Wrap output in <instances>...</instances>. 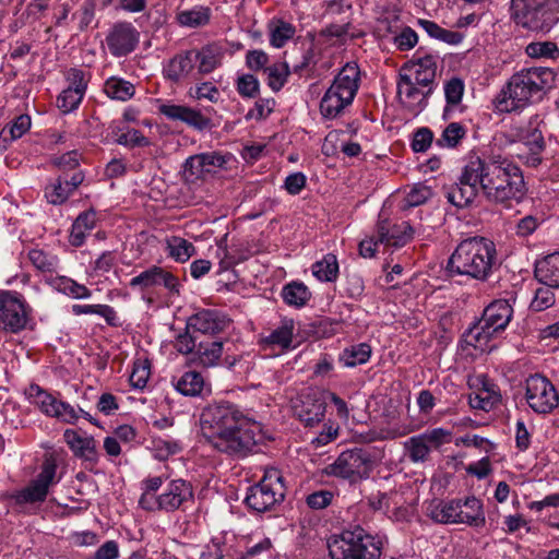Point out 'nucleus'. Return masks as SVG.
I'll return each instance as SVG.
<instances>
[{"label":"nucleus","mask_w":559,"mask_h":559,"mask_svg":"<svg viewBox=\"0 0 559 559\" xmlns=\"http://www.w3.org/2000/svg\"><path fill=\"white\" fill-rule=\"evenodd\" d=\"M294 333V321L285 319L281 325L274 329L267 336L262 338L265 346H277L281 349H288L292 347Z\"/></svg>","instance_id":"nucleus-31"},{"label":"nucleus","mask_w":559,"mask_h":559,"mask_svg":"<svg viewBox=\"0 0 559 559\" xmlns=\"http://www.w3.org/2000/svg\"><path fill=\"white\" fill-rule=\"evenodd\" d=\"M433 133L428 128H419L413 135L412 148L414 152H426L432 144Z\"/></svg>","instance_id":"nucleus-60"},{"label":"nucleus","mask_w":559,"mask_h":559,"mask_svg":"<svg viewBox=\"0 0 559 559\" xmlns=\"http://www.w3.org/2000/svg\"><path fill=\"white\" fill-rule=\"evenodd\" d=\"M535 277L543 284L559 287V252L549 254L535 265Z\"/></svg>","instance_id":"nucleus-28"},{"label":"nucleus","mask_w":559,"mask_h":559,"mask_svg":"<svg viewBox=\"0 0 559 559\" xmlns=\"http://www.w3.org/2000/svg\"><path fill=\"white\" fill-rule=\"evenodd\" d=\"M169 254L180 262L187 261L195 251L194 246L180 237H173L168 240Z\"/></svg>","instance_id":"nucleus-47"},{"label":"nucleus","mask_w":559,"mask_h":559,"mask_svg":"<svg viewBox=\"0 0 559 559\" xmlns=\"http://www.w3.org/2000/svg\"><path fill=\"white\" fill-rule=\"evenodd\" d=\"M270 44L275 48H282L293 36L296 28L283 20H273L269 23Z\"/></svg>","instance_id":"nucleus-35"},{"label":"nucleus","mask_w":559,"mask_h":559,"mask_svg":"<svg viewBox=\"0 0 559 559\" xmlns=\"http://www.w3.org/2000/svg\"><path fill=\"white\" fill-rule=\"evenodd\" d=\"M180 25L188 27H200L209 23L210 9L204 7L181 11L177 14Z\"/></svg>","instance_id":"nucleus-40"},{"label":"nucleus","mask_w":559,"mask_h":559,"mask_svg":"<svg viewBox=\"0 0 559 559\" xmlns=\"http://www.w3.org/2000/svg\"><path fill=\"white\" fill-rule=\"evenodd\" d=\"M139 41V33L131 23L120 22L112 26L106 37L110 53L115 57L127 56L134 50Z\"/></svg>","instance_id":"nucleus-18"},{"label":"nucleus","mask_w":559,"mask_h":559,"mask_svg":"<svg viewBox=\"0 0 559 559\" xmlns=\"http://www.w3.org/2000/svg\"><path fill=\"white\" fill-rule=\"evenodd\" d=\"M465 128L459 122H451L437 139L438 146L455 147L465 136Z\"/></svg>","instance_id":"nucleus-45"},{"label":"nucleus","mask_w":559,"mask_h":559,"mask_svg":"<svg viewBox=\"0 0 559 559\" xmlns=\"http://www.w3.org/2000/svg\"><path fill=\"white\" fill-rule=\"evenodd\" d=\"M150 374V365L146 360L135 362L130 374L131 385L136 389H143L147 383Z\"/></svg>","instance_id":"nucleus-59"},{"label":"nucleus","mask_w":559,"mask_h":559,"mask_svg":"<svg viewBox=\"0 0 559 559\" xmlns=\"http://www.w3.org/2000/svg\"><path fill=\"white\" fill-rule=\"evenodd\" d=\"M28 258L32 264L43 272H53L57 267L56 257L48 255L43 250H31Z\"/></svg>","instance_id":"nucleus-56"},{"label":"nucleus","mask_w":559,"mask_h":559,"mask_svg":"<svg viewBox=\"0 0 559 559\" xmlns=\"http://www.w3.org/2000/svg\"><path fill=\"white\" fill-rule=\"evenodd\" d=\"M28 312L22 296L15 292H0V330L17 333L27 323Z\"/></svg>","instance_id":"nucleus-16"},{"label":"nucleus","mask_w":559,"mask_h":559,"mask_svg":"<svg viewBox=\"0 0 559 559\" xmlns=\"http://www.w3.org/2000/svg\"><path fill=\"white\" fill-rule=\"evenodd\" d=\"M558 48L551 41L531 43L526 47V53L532 58L552 57Z\"/></svg>","instance_id":"nucleus-64"},{"label":"nucleus","mask_w":559,"mask_h":559,"mask_svg":"<svg viewBox=\"0 0 559 559\" xmlns=\"http://www.w3.org/2000/svg\"><path fill=\"white\" fill-rule=\"evenodd\" d=\"M72 311L75 314H98L109 325H116V311L107 305H74Z\"/></svg>","instance_id":"nucleus-43"},{"label":"nucleus","mask_w":559,"mask_h":559,"mask_svg":"<svg viewBox=\"0 0 559 559\" xmlns=\"http://www.w3.org/2000/svg\"><path fill=\"white\" fill-rule=\"evenodd\" d=\"M261 440L259 426L254 421L248 420L246 424L226 432L212 447L219 452L242 459L258 452Z\"/></svg>","instance_id":"nucleus-11"},{"label":"nucleus","mask_w":559,"mask_h":559,"mask_svg":"<svg viewBox=\"0 0 559 559\" xmlns=\"http://www.w3.org/2000/svg\"><path fill=\"white\" fill-rule=\"evenodd\" d=\"M223 55L222 47L216 44H210L201 50H195V62L199 61V73L207 74L214 71L221 66Z\"/></svg>","instance_id":"nucleus-29"},{"label":"nucleus","mask_w":559,"mask_h":559,"mask_svg":"<svg viewBox=\"0 0 559 559\" xmlns=\"http://www.w3.org/2000/svg\"><path fill=\"white\" fill-rule=\"evenodd\" d=\"M497 265L495 243L484 237H469L462 240L448 261L447 270L451 274L466 275L486 281Z\"/></svg>","instance_id":"nucleus-2"},{"label":"nucleus","mask_w":559,"mask_h":559,"mask_svg":"<svg viewBox=\"0 0 559 559\" xmlns=\"http://www.w3.org/2000/svg\"><path fill=\"white\" fill-rule=\"evenodd\" d=\"M513 314L511 305L506 299L489 304L481 318L467 331L466 343L475 348L483 347L498 332L503 331Z\"/></svg>","instance_id":"nucleus-8"},{"label":"nucleus","mask_w":559,"mask_h":559,"mask_svg":"<svg viewBox=\"0 0 559 559\" xmlns=\"http://www.w3.org/2000/svg\"><path fill=\"white\" fill-rule=\"evenodd\" d=\"M433 195L431 187L426 183L419 182L414 185L411 191L406 194L404 201L406 206L414 207L424 204Z\"/></svg>","instance_id":"nucleus-49"},{"label":"nucleus","mask_w":559,"mask_h":559,"mask_svg":"<svg viewBox=\"0 0 559 559\" xmlns=\"http://www.w3.org/2000/svg\"><path fill=\"white\" fill-rule=\"evenodd\" d=\"M72 193L71 189H69L61 177L57 179V181L46 188L45 197L48 202L51 204H61L69 195Z\"/></svg>","instance_id":"nucleus-54"},{"label":"nucleus","mask_w":559,"mask_h":559,"mask_svg":"<svg viewBox=\"0 0 559 559\" xmlns=\"http://www.w3.org/2000/svg\"><path fill=\"white\" fill-rule=\"evenodd\" d=\"M206 174L201 155L197 154L186 159L183 164V178L186 181H194Z\"/></svg>","instance_id":"nucleus-55"},{"label":"nucleus","mask_w":559,"mask_h":559,"mask_svg":"<svg viewBox=\"0 0 559 559\" xmlns=\"http://www.w3.org/2000/svg\"><path fill=\"white\" fill-rule=\"evenodd\" d=\"M200 155L206 173H211L214 168H224L230 159V155H223L219 152H207Z\"/></svg>","instance_id":"nucleus-63"},{"label":"nucleus","mask_w":559,"mask_h":559,"mask_svg":"<svg viewBox=\"0 0 559 559\" xmlns=\"http://www.w3.org/2000/svg\"><path fill=\"white\" fill-rule=\"evenodd\" d=\"M480 191L485 199L495 204L511 207L526 194V185L520 167L506 158L489 160L479 157Z\"/></svg>","instance_id":"nucleus-1"},{"label":"nucleus","mask_w":559,"mask_h":559,"mask_svg":"<svg viewBox=\"0 0 559 559\" xmlns=\"http://www.w3.org/2000/svg\"><path fill=\"white\" fill-rule=\"evenodd\" d=\"M104 92L112 99L124 102L134 95V86L128 81L112 76L105 82Z\"/></svg>","instance_id":"nucleus-38"},{"label":"nucleus","mask_w":559,"mask_h":559,"mask_svg":"<svg viewBox=\"0 0 559 559\" xmlns=\"http://www.w3.org/2000/svg\"><path fill=\"white\" fill-rule=\"evenodd\" d=\"M464 84L461 79L453 78L444 86V95L447 103L457 105L463 96Z\"/></svg>","instance_id":"nucleus-61"},{"label":"nucleus","mask_w":559,"mask_h":559,"mask_svg":"<svg viewBox=\"0 0 559 559\" xmlns=\"http://www.w3.org/2000/svg\"><path fill=\"white\" fill-rule=\"evenodd\" d=\"M230 324V319L215 309H203L188 319L187 328L202 334L224 332Z\"/></svg>","instance_id":"nucleus-20"},{"label":"nucleus","mask_w":559,"mask_h":559,"mask_svg":"<svg viewBox=\"0 0 559 559\" xmlns=\"http://www.w3.org/2000/svg\"><path fill=\"white\" fill-rule=\"evenodd\" d=\"M312 274L322 282H334L338 275V262L335 254L328 253L312 265Z\"/></svg>","instance_id":"nucleus-36"},{"label":"nucleus","mask_w":559,"mask_h":559,"mask_svg":"<svg viewBox=\"0 0 559 559\" xmlns=\"http://www.w3.org/2000/svg\"><path fill=\"white\" fill-rule=\"evenodd\" d=\"M31 128V118L27 115H20L15 120L1 132V136L5 141L8 135L10 140H16L21 138Z\"/></svg>","instance_id":"nucleus-52"},{"label":"nucleus","mask_w":559,"mask_h":559,"mask_svg":"<svg viewBox=\"0 0 559 559\" xmlns=\"http://www.w3.org/2000/svg\"><path fill=\"white\" fill-rule=\"evenodd\" d=\"M176 390L186 396L201 395L204 389V379L198 371H187L175 384Z\"/></svg>","instance_id":"nucleus-33"},{"label":"nucleus","mask_w":559,"mask_h":559,"mask_svg":"<svg viewBox=\"0 0 559 559\" xmlns=\"http://www.w3.org/2000/svg\"><path fill=\"white\" fill-rule=\"evenodd\" d=\"M418 25L432 38L439 39L450 45H457L462 41L463 35L459 32L442 28L437 23L429 20H418Z\"/></svg>","instance_id":"nucleus-34"},{"label":"nucleus","mask_w":559,"mask_h":559,"mask_svg":"<svg viewBox=\"0 0 559 559\" xmlns=\"http://www.w3.org/2000/svg\"><path fill=\"white\" fill-rule=\"evenodd\" d=\"M160 497L162 510L173 512L193 498L192 487L182 479L171 480Z\"/></svg>","instance_id":"nucleus-23"},{"label":"nucleus","mask_w":559,"mask_h":559,"mask_svg":"<svg viewBox=\"0 0 559 559\" xmlns=\"http://www.w3.org/2000/svg\"><path fill=\"white\" fill-rule=\"evenodd\" d=\"M554 80V72L548 68L523 69L511 76L507 86L497 96L496 106L506 112L523 108L539 99Z\"/></svg>","instance_id":"nucleus-3"},{"label":"nucleus","mask_w":559,"mask_h":559,"mask_svg":"<svg viewBox=\"0 0 559 559\" xmlns=\"http://www.w3.org/2000/svg\"><path fill=\"white\" fill-rule=\"evenodd\" d=\"M372 468L371 455L367 450L354 448L342 452L325 467L329 476L348 479L350 483L367 478Z\"/></svg>","instance_id":"nucleus-12"},{"label":"nucleus","mask_w":559,"mask_h":559,"mask_svg":"<svg viewBox=\"0 0 559 559\" xmlns=\"http://www.w3.org/2000/svg\"><path fill=\"white\" fill-rule=\"evenodd\" d=\"M381 542L360 526L344 530L329 544L331 559H380Z\"/></svg>","instance_id":"nucleus-6"},{"label":"nucleus","mask_w":559,"mask_h":559,"mask_svg":"<svg viewBox=\"0 0 559 559\" xmlns=\"http://www.w3.org/2000/svg\"><path fill=\"white\" fill-rule=\"evenodd\" d=\"M115 141L127 147H143L150 145V141L141 131L129 127H114L111 131Z\"/></svg>","instance_id":"nucleus-32"},{"label":"nucleus","mask_w":559,"mask_h":559,"mask_svg":"<svg viewBox=\"0 0 559 559\" xmlns=\"http://www.w3.org/2000/svg\"><path fill=\"white\" fill-rule=\"evenodd\" d=\"M79 413H82L91 423L96 424L88 413L83 412V409L76 411L72 405L62 401H59L53 417L67 424H74L79 419Z\"/></svg>","instance_id":"nucleus-53"},{"label":"nucleus","mask_w":559,"mask_h":559,"mask_svg":"<svg viewBox=\"0 0 559 559\" xmlns=\"http://www.w3.org/2000/svg\"><path fill=\"white\" fill-rule=\"evenodd\" d=\"M551 286L540 287L535 292V297L531 302L534 311H543L555 304V294Z\"/></svg>","instance_id":"nucleus-57"},{"label":"nucleus","mask_w":559,"mask_h":559,"mask_svg":"<svg viewBox=\"0 0 559 559\" xmlns=\"http://www.w3.org/2000/svg\"><path fill=\"white\" fill-rule=\"evenodd\" d=\"M520 139L528 147L531 153H542L545 148L544 136L537 127L521 130Z\"/></svg>","instance_id":"nucleus-50"},{"label":"nucleus","mask_w":559,"mask_h":559,"mask_svg":"<svg viewBox=\"0 0 559 559\" xmlns=\"http://www.w3.org/2000/svg\"><path fill=\"white\" fill-rule=\"evenodd\" d=\"M501 401V395L496 384L484 379L481 381V388L469 395V405L475 409H481L485 412L493 408Z\"/></svg>","instance_id":"nucleus-27"},{"label":"nucleus","mask_w":559,"mask_h":559,"mask_svg":"<svg viewBox=\"0 0 559 559\" xmlns=\"http://www.w3.org/2000/svg\"><path fill=\"white\" fill-rule=\"evenodd\" d=\"M259 81L252 74H242L237 80L238 93L248 98H254L259 93Z\"/></svg>","instance_id":"nucleus-58"},{"label":"nucleus","mask_w":559,"mask_h":559,"mask_svg":"<svg viewBox=\"0 0 559 559\" xmlns=\"http://www.w3.org/2000/svg\"><path fill=\"white\" fill-rule=\"evenodd\" d=\"M370 355L371 347L366 343H361L349 348H345L340 356V360L346 367H355L357 365L367 362L370 358Z\"/></svg>","instance_id":"nucleus-39"},{"label":"nucleus","mask_w":559,"mask_h":559,"mask_svg":"<svg viewBox=\"0 0 559 559\" xmlns=\"http://www.w3.org/2000/svg\"><path fill=\"white\" fill-rule=\"evenodd\" d=\"M29 394L32 397H34V403L39 407V409L44 414L53 417L59 403V400L57 397L46 392L38 385H32L29 388Z\"/></svg>","instance_id":"nucleus-41"},{"label":"nucleus","mask_w":559,"mask_h":559,"mask_svg":"<svg viewBox=\"0 0 559 559\" xmlns=\"http://www.w3.org/2000/svg\"><path fill=\"white\" fill-rule=\"evenodd\" d=\"M129 285L131 288L139 289L140 292L164 286L173 294H179L180 288L178 278L169 271L157 265H152L132 277Z\"/></svg>","instance_id":"nucleus-17"},{"label":"nucleus","mask_w":559,"mask_h":559,"mask_svg":"<svg viewBox=\"0 0 559 559\" xmlns=\"http://www.w3.org/2000/svg\"><path fill=\"white\" fill-rule=\"evenodd\" d=\"M525 397L528 406L537 414H549L559 405V393L556 388L540 374L526 379Z\"/></svg>","instance_id":"nucleus-15"},{"label":"nucleus","mask_w":559,"mask_h":559,"mask_svg":"<svg viewBox=\"0 0 559 559\" xmlns=\"http://www.w3.org/2000/svg\"><path fill=\"white\" fill-rule=\"evenodd\" d=\"M437 56L426 53L425 56L416 57L408 63L404 64L402 71L407 69L414 70L413 81L423 87H430L435 82L437 74Z\"/></svg>","instance_id":"nucleus-24"},{"label":"nucleus","mask_w":559,"mask_h":559,"mask_svg":"<svg viewBox=\"0 0 559 559\" xmlns=\"http://www.w3.org/2000/svg\"><path fill=\"white\" fill-rule=\"evenodd\" d=\"M430 515L438 523H464L475 527L485 525L483 504L475 497L441 502L431 509Z\"/></svg>","instance_id":"nucleus-9"},{"label":"nucleus","mask_w":559,"mask_h":559,"mask_svg":"<svg viewBox=\"0 0 559 559\" xmlns=\"http://www.w3.org/2000/svg\"><path fill=\"white\" fill-rule=\"evenodd\" d=\"M286 488L283 476L277 468H267L262 479L249 488L245 499L246 504L259 512L271 510L285 498Z\"/></svg>","instance_id":"nucleus-10"},{"label":"nucleus","mask_w":559,"mask_h":559,"mask_svg":"<svg viewBox=\"0 0 559 559\" xmlns=\"http://www.w3.org/2000/svg\"><path fill=\"white\" fill-rule=\"evenodd\" d=\"M55 476L56 465L49 462L45 463L41 472L25 488L9 495L12 507L17 508L19 511H25L27 506L43 503L55 481Z\"/></svg>","instance_id":"nucleus-13"},{"label":"nucleus","mask_w":559,"mask_h":559,"mask_svg":"<svg viewBox=\"0 0 559 559\" xmlns=\"http://www.w3.org/2000/svg\"><path fill=\"white\" fill-rule=\"evenodd\" d=\"M479 156H472L464 166L459 182L447 189L448 201L456 207L463 209L475 200L478 186L480 187Z\"/></svg>","instance_id":"nucleus-14"},{"label":"nucleus","mask_w":559,"mask_h":559,"mask_svg":"<svg viewBox=\"0 0 559 559\" xmlns=\"http://www.w3.org/2000/svg\"><path fill=\"white\" fill-rule=\"evenodd\" d=\"M267 84L274 92H278L287 81L289 67L286 62L275 63L265 68Z\"/></svg>","instance_id":"nucleus-44"},{"label":"nucleus","mask_w":559,"mask_h":559,"mask_svg":"<svg viewBox=\"0 0 559 559\" xmlns=\"http://www.w3.org/2000/svg\"><path fill=\"white\" fill-rule=\"evenodd\" d=\"M414 229L407 222L390 226L386 221L378 225L380 243L390 247H402L413 238Z\"/></svg>","instance_id":"nucleus-25"},{"label":"nucleus","mask_w":559,"mask_h":559,"mask_svg":"<svg viewBox=\"0 0 559 559\" xmlns=\"http://www.w3.org/2000/svg\"><path fill=\"white\" fill-rule=\"evenodd\" d=\"M57 289L75 299H84L91 296V290L86 286L69 277H60L57 283Z\"/></svg>","instance_id":"nucleus-48"},{"label":"nucleus","mask_w":559,"mask_h":559,"mask_svg":"<svg viewBox=\"0 0 559 559\" xmlns=\"http://www.w3.org/2000/svg\"><path fill=\"white\" fill-rule=\"evenodd\" d=\"M223 346L224 343L221 341H213L207 344L199 343L197 347V354L199 356L200 362L204 367H212L216 365L223 355Z\"/></svg>","instance_id":"nucleus-42"},{"label":"nucleus","mask_w":559,"mask_h":559,"mask_svg":"<svg viewBox=\"0 0 559 559\" xmlns=\"http://www.w3.org/2000/svg\"><path fill=\"white\" fill-rule=\"evenodd\" d=\"M159 112L168 119L183 121L197 130H204L211 127V119L209 117L187 106L164 104L159 107Z\"/></svg>","instance_id":"nucleus-22"},{"label":"nucleus","mask_w":559,"mask_h":559,"mask_svg":"<svg viewBox=\"0 0 559 559\" xmlns=\"http://www.w3.org/2000/svg\"><path fill=\"white\" fill-rule=\"evenodd\" d=\"M250 420L233 403L216 402L205 407L201 414V431L211 443H215L226 432Z\"/></svg>","instance_id":"nucleus-7"},{"label":"nucleus","mask_w":559,"mask_h":559,"mask_svg":"<svg viewBox=\"0 0 559 559\" xmlns=\"http://www.w3.org/2000/svg\"><path fill=\"white\" fill-rule=\"evenodd\" d=\"M325 403L313 395H302L295 402L294 415L306 426L313 427L319 424L325 414Z\"/></svg>","instance_id":"nucleus-21"},{"label":"nucleus","mask_w":559,"mask_h":559,"mask_svg":"<svg viewBox=\"0 0 559 559\" xmlns=\"http://www.w3.org/2000/svg\"><path fill=\"white\" fill-rule=\"evenodd\" d=\"M195 64V50H188L185 53L175 56L166 70L167 78L178 82L188 76Z\"/></svg>","instance_id":"nucleus-30"},{"label":"nucleus","mask_w":559,"mask_h":559,"mask_svg":"<svg viewBox=\"0 0 559 559\" xmlns=\"http://www.w3.org/2000/svg\"><path fill=\"white\" fill-rule=\"evenodd\" d=\"M282 297L289 306L302 307L310 299L311 293L305 284L293 282L284 286Z\"/></svg>","instance_id":"nucleus-37"},{"label":"nucleus","mask_w":559,"mask_h":559,"mask_svg":"<svg viewBox=\"0 0 559 559\" xmlns=\"http://www.w3.org/2000/svg\"><path fill=\"white\" fill-rule=\"evenodd\" d=\"M413 81L412 75L400 73L397 82V96L402 105L413 115H418L427 105V98L431 94L432 88L423 91Z\"/></svg>","instance_id":"nucleus-19"},{"label":"nucleus","mask_w":559,"mask_h":559,"mask_svg":"<svg viewBox=\"0 0 559 559\" xmlns=\"http://www.w3.org/2000/svg\"><path fill=\"white\" fill-rule=\"evenodd\" d=\"M269 63V56L261 49L248 50L246 53V66L252 71L264 70Z\"/></svg>","instance_id":"nucleus-62"},{"label":"nucleus","mask_w":559,"mask_h":559,"mask_svg":"<svg viewBox=\"0 0 559 559\" xmlns=\"http://www.w3.org/2000/svg\"><path fill=\"white\" fill-rule=\"evenodd\" d=\"M359 74L355 63H346L340 70L320 102V112L324 118L334 119L352 105L359 88Z\"/></svg>","instance_id":"nucleus-5"},{"label":"nucleus","mask_w":559,"mask_h":559,"mask_svg":"<svg viewBox=\"0 0 559 559\" xmlns=\"http://www.w3.org/2000/svg\"><path fill=\"white\" fill-rule=\"evenodd\" d=\"M84 94L72 91L71 88H66L62 91L57 97V107L64 114L71 112L83 99Z\"/></svg>","instance_id":"nucleus-51"},{"label":"nucleus","mask_w":559,"mask_h":559,"mask_svg":"<svg viewBox=\"0 0 559 559\" xmlns=\"http://www.w3.org/2000/svg\"><path fill=\"white\" fill-rule=\"evenodd\" d=\"M510 14L516 25L546 34L559 22V0H511Z\"/></svg>","instance_id":"nucleus-4"},{"label":"nucleus","mask_w":559,"mask_h":559,"mask_svg":"<svg viewBox=\"0 0 559 559\" xmlns=\"http://www.w3.org/2000/svg\"><path fill=\"white\" fill-rule=\"evenodd\" d=\"M405 449L409 460L415 463L426 461L431 450L420 435L406 441Z\"/></svg>","instance_id":"nucleus-46"},{"label":"nucleus","mask_w":559,"mask_h":559,"mask_svg":"<svg viewBox=\"0 0 559 559\" xmlns=\"http://www.w3.org/2000/svg\"><path fill=\"white\" fill-rule=\"evenodd\" d=\"M64 440L75 455L90 461L96 462V442L92 437H82L76 431L67 429L64 431Z\"/></svg>","instance_id":"nucleus-26"}]
</instances>
